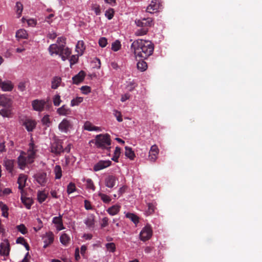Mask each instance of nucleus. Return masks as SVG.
<instances>
[{"instance_id": "nucleus-41", "label": "nucleus", "mask_w": 262, "mask_h": 262, "mask_svg": "<svg viewBox=\"0 0 262 262\" xmlns=\"http://www.w3.org/2000/svg\"><path fill=\"white\" fill-rule=\"evenodd\" d=\"M15 7L16 8V12L17 15V17L19 18L21 15V12L23 10V5L20 2H17L16 3Z\"/></svg>"}, {"instance_id": "nucleus-63", "label": "nucleus", "mask_w": 262, "mask_h": 262, "mask_svg": "<svg viewBox=\"0 0 262 262\" xmlns=\"http://www.w3.org/2000/svg\"><path fill=\"white\" fill-rule=\"evenodd\" d=\"M25 88H26V85H25V83L24 82H21L19 83V84L18 85V89L19 91L23 92L24 91H25Z\"/></svg>"}, {"instance_id": "nucleus-54", "label": "nucleus", "mask_w": 262, "mask_h": 262, "mask_svg": "<svg viewBox=\"0 0 262 262\" xmlns=\"http://www.w3.org/2000/svg\"><path fill=\"white\" fill-rule=\"evenodd\" d=\"M92 9L95 12L96 15H99L100 14L101 10L99 5L96 4L93 5L92 6Z\"/></svg>"}, {"instance_id": "nucleus-39", "label": "nucleus", "mask_w": 262, "mask_h": 262, "mask_svg": "<svg viewBox=\"0 0 262 262\" xmlns=\"http://www.w3.org/2000/svg\"><path fill=\"white\" fill-rule=\"evenodd\" d=\"M121 154V148L119 147H116L114 152V156L112 158V160L116 162H118V158Z\"/></svg>"}, {"instance_id": "nucleus-11", "label": "nucleus", "mask_w": 262, "mask_h": 262, "mask_svg": "<svg viewBox=\"0 0 262 262\" xmlns=\"http://www.w3.org/2000/svg\"><path fill=\"white\" fill-rule=\"evenodd\" d=\"M111 163L112 162L110 160H100L94 165L93 169L95 171L101 170L109 167Z\"/></svg>"}, {"instance_id": "nucleus-36", "label": "nucleus", "mask_w": 262, "mask_h": 262, "mask_svg": "<svg viewBox=\"0 0 262 262\" xmlns=\"http://www.w3.org/2000/svg\"><path fill=\"white\" fill-rule=\"evenodd\" d=\"M76 47L77 52L79 54H80L81 55H82L83 51L85 49L84 42L82 40L78 41L76 45Z\"/></svg>"}, {"instance_id": "nucleus-20", "label": "nucleus", "mask_w": 262, "mask_h": 262, "mask_svg": "<svg viewBox=\"0 0 262 262\" xmlns=\"http://www.w3.org/2000/svg\"><path fill=\"white\" fill-rule=\"evenodd\" d=\"M85 76V73L83 71H81L72 78L73 83L75 84H79L83 80Z\"/></svg>"}, {"instance_id": "nucleus-44", "label": "nucleus", "mask_w": 262, "mask_h": 262, "mask_svg": "<svg viewBox=\"0 0 262 262\" xmlns=\"http://www.w3.org/2000/svg\"><path fill=\"white\" fill-rule=\"evenodd\" d=\"M121 45L119 40H116L112 44V50L115 52H117L121 48Z\"/></svg>"}, {"instance_id": "nucleus-43", "label": "nucleus", "mask_w": 262, "mask_h": 262, "mask_svg": "<svg viewBox=\"0 0 262 262\" xmlns=\"http://www.w3.org/2000/svg\"><path fill=\"white\" fill-rule=\"evenodd\" d=\"M83 100V98L81 97H77L73 99L71 101V106H74L78 105Z\"/></svg>"}, {"instance_id": "nucleus-17", "label": "nucleus", "mask_w": 262, "mask_h": 262, "mask_svg": "<svg viewBox=\"0 0 262 262\" xmlns=\"http://www.w3.org/2000/svg\"><path fill=\"white\" fill-rule=\"evenodd\" d=\"M117 178L113 175H109L105 179V185L107 187L113 188L116 184Z\"/></svg>"}, {"instance_id": "nucleus-62", "label": "nucleus", "mask_w": 262, "mask_h": 262, "mask_svg": "<svg viewBox=\"0 0 262 262\" xmlns=\"http://www.w3.org/2000/svg\"><path fill=\"white\" fill-rule=\"evenodd\" d=\"M57 36V34L54 32H49L47 35V37L51 39H55Z\"/></svg>"}, {"instance_id": "nucleus-50", "label": "nucleus", "mask_w": 262, "mask_h": 262, "mask_svg": "<svg viewBox=\"0 0 262 262\" xmlns=\"http://www.w3.org/2000/svg\"><path fill=\"white\" fill-rule=\"evenodd\" d=\"M76 190V186L74 183H70L67 187V192L68 194L73 193Z\"/></svg>"}, {"instance_id": "nucleus-12", "label": "nucleus", "mask_w": 262, "mask_h": 262, "mask_svg": "<svg viewBox=\"0 0 262 262\" xmlns=\"http://www.w3.org/2000/svg\"><path fill=\"white\" fill-rule=\"evenodd\" d=\"M54 234L51 231L47 232L45 235H43L42 238L44 243L43 247L44 248H47L49 245L51 244L53 242L54 239Z\"/></svg>"}, {"instance_id": "nucleus-40", "label": "nucleus", "mask_w": 262, "mask_h": 262, "mask_svg": "<svg viewBox=\"0 0 262 262\" xmlns=\"http://www.w3.org/2000/svg\"><path fill=\"white\" fill-rule=\"evenodd\" d=\"M155 209V206L152 203H148V209L145 211L146 215H149L152 214Z\"/></svg>"}, {"instance_id": "nucleus-38", "label": "nucleus", "mask_w": 262, "mask_h": 262, "mask_svg": "<svg viewBox=\"0 0 262 262\" xmlns=\"http://www.w3.org/2000/svg\"><path fill=\"white\" fill-rule=\"evenodd\" d=\"M148 31V28H141L136 31L135 35L137 36H143L146 34Z\"/></svg>"}, {"instance_id": "nucleus-4", "label": "nucleus", "mask_w": 262, "mask_h": 262, "mask_svg": "<svg viewBox=\"0 0 262 262\" xmlns=\"http://www.w3.org/2000/svg\"><path fill=\"white\" fill-rule=\"evenodd\" d=\"M49 51L51 55L54 54L59 55L63 61L67 60L71 54V50L64 45L58 46L57 44H52L49 48Z\"/></svg>"}, {"instance_id": "nucleus-28", "label": "nucleus", "mask_w": 262, "mask_h": 262, "mask_svg": "<svg viewBox=\"0 0 262 262\" xmlns=\"http://www.w3.org/2000/svg\"><path fill=\"white\" fill-rule=\"evenodd\" d=\"M0 87L4 91H10L13 89V85L9 82H2L1 80V84Z\"/></svg>"}, {"instance_id": "nucleus-59", "label": "nucleus", "mask_w": 262, "mask_h": 262, "mask_svg": "<svg viewBox=\"0 0 262 262\" xmlns=\"http://www.w3.org/2000/svg\"><path fill=\"white\" fill-rule=\"evenodd\" d=\"M56 44H57L58 46L62 45H64V46L66 45V38L62 37H58Z\"/></svg>"}, {"instance_id": "nucleus-24", "label": "nucleus", "mask_w": 262, "mask_h": 262, "mask_svg": "<svg viewBox=\"0 0 262 262\" xmlns=\"http://www.w3.org/2000/svg\"><path fill=\"white\" fill-rule=\"evenodd\" d=\"M5 107V108L0 110V115H1L3 117H10L12 115L11 105L7 106Z\"/></svg>"}, {"instance_id": "nucleus-2", "label": "nucleus", "mask_w": 262, "mask_h": 262, "mask_svg": "<svg viewBox=\"0 0 262 262\" xmlns=\"http://www.w3.org/2000/svg\"><path fill=\"white\" fill-rule=\"evenodd\" d=\"M35 148L34 144L31 142L29 144L27 155L25 152H21L17 158L18 164L20 169H23L27 164H31L34 162L36 151Z\"/></svg>"}, {"instance_id": "nucleus-53", "label": "nucleus", "mask_w": 262, "mask_h": 262, "mask_svg": "<svg viewBox=\"0 0 262 262\" xmlns=\"http://www.w3.org/2000/svg\"><path fill=\"white\" fill-rule=\"evenodd\" d=\"M16 228L23 234H25L27 232V229L24 224L17 226Z\"/></svg>"}, {"instance_id": "nucleus-57", "label": "nucleus", "mask_w": 262, "mask_h": 262, "mask_svg": "<svg viewBox=\"0 0 262 262\" xmlns=\"http://www.w3.org/2000/svg\"><path fill=\"white\" fill-rule=\"evenodd\" d=\"M114 114L115 116L116 117V119L118 122H122L123 121L122 115L120 112L117 110H115Z\"/></svg>"}, {"instance_id": "nucleus-9", "label": "nucleus", "mask_w": 262, "mask_h": 262, "mask_svg": "<svg viewBox=\"0 0 262 262\" xmlns=\"http://www.w3.org/2000/svg\"><path fill=\"white\" fill-rule=\"evenodd\" d=\"M10 244L8 239H4L0 245V255L8 256L10 252Z\"/></svg>"}, {"instance_id": "nucleus-27", "label": "nucleus", "mask_w": 262, "mask_h": 262, "mask_svg": "<svg viewBox=\"0 0 262 262\" xmlns=\"http://www.w3.org/2000/svg\"><path fill=\"white\" fill-rule=\"evenodd\" d=\"M0 105L3 107L11 105L10 99L4 95H0Z\"/></svg>"}, {"instance_id": "nucleus-56", "label": "nucleus", "mask_w": 262, "mask_h": 262, "mask_svg": "<svg viewBox=\"0 0 262 262\" xmlns=\"http://www.w3.org/2000/svg\"><path fill=\"white\" fill-rule=\"evenodd\" d=\"M107 44V40L105 37H101L99 40V45L102 47H106Z\"/></svg>"}, {"instance_id": "nucleus-46", "label": "nucleus", "mask_w": 262, "mask_h": 262, "mask_svg": "<svg viewBox=\"0 0 262 262\" xmlns=\"http://www.w3.org/2000/svg\"><path fill=\"white\" fill-rule=\"evenodd\" d=\"M0 206L2 211V215L4 217H7L8 216V207L6 205L3 204L2 202L0 203Z\"/></svg>"}, {"instance_id": "nucleus-58", "label": "nucleus", "mask_w": 262, "mask_h": 262, "mask_svg": "<svg viewBox=\"0 0 262 262\" xmlns=\"http://www.w3.org/2000/svg\"><path fill=\"white\" fill-rule=\"evenodd\" d=\"M81 90L83 94H88L91 92V88L89 86H82L81 88Z\"/></svg>"}, {"instance_id": "nucleus-33", "label": "nucleus", "mask_w": 262, "mask_h": 262, "mask_svg": "<svg viewBox=\"0 0 262 262\" xmlns=\"http://www.w3.org/2000/svg\"><path fill=\"white\" fill-rule=\"evenodd\" d=\"M54 173L55 175L56 179H59L62 177V169L60 165H57L54 167Z\"/></svg>"}, {"instance_id": "nucleus-14", "label": "nucleus", "mask_w": 262, "mask_h": 262, "mask_svg": "<svg viewBox=\"0 0 262 262\" xmlns=\"http://www.w3.org/2000/svg\"><path fill=\"white\" fill-rule=\"evenodd\" d=\"M23 125L25 126L28 132H32L36 125L35 120L30 118H26L23 122Z\"/></svg>"}, {"instance_id": "nucleus-34", "label": "nucleus", "mask_w": 262, "mask_h": 262, "mask_svg": "<svg viewBox=\"0 0 262 262\" xmlns=\"http://www.w3.org/2000/svg\"><path fill=\"white\" fill-rule=\"evenodd\" d=\"M137 68L141 72H144L147 69V64L143 60H140L137 64Z\"/></svg>"}, {"instance_id": "nucleus-37", "label": "nucleus", "mask_w": 262, "mask_h": 262, "mask_svg": "<svg viewBox=\"0 0 262 262\" xmlns=\"http://www.w3.org/2000/svg\"><path fill=\"white\" fill-rule=\"evenodd\" d=\"M125 156L129 158L130 160H133L134 157H135V155L134 151L132 150L131 148L127 146L125 147Z\"/></svg>"}, {"instance_id": "nucleus-35", "label": "nucleus", "mask_w": 262, "mask_h": 262, "mask_svg": "<svg viewBox=\"0 0 262 262\" xmlns=\"http://www.w3.org/2000/svg\"><path fill=\"white\" fill-rule=\"evenodd\" d=\"M125 216L129 219L135 224L137 225L139 223V217L136 214L132 213H126Z\"/></svg>"}, {"instance_id": "nucleus-55", "label": "nucleus", "mask_w": 262, "mask_h": 262, "mask_svg": "<svg viewBox=\"0 0 262 262\" xmlns=\"http://www.w3.org/2000/svg\"><path fill=\"white\" fill-rule=\"evenodd\" d=\"M36 221L38 223V225H37L36 227H34L33 229L35 231L37 232L42 228L43 224L41 220L39 218H37L36 219Z\"/></svg>"}, {"instance_id": "nucleus-30", "label": "nucleus", "mask_w": 262, "mask_h": 262, "mask_svg": "<svg viewBox=\"0 0 262 262\" xmlns=\"http://www.w3.org/2000/svg\"><path fill=\"white\" fill-rule=\"evenodd\" d=\"M16 37L18 39H27L28 33L24 29H19L16 33Z\"/></svg>"}, {"instance_id": "nucleus-7", "label": "nucleus", "mask_w": 262, "mask_h": 262, "mask_svg": "<svg viewBox=\"0 0 262 262\" xmlns=\"http://www.w3.org/2000/svg\"><path fill=\"white\" fill-rule=\"evenodd\" d=\"M162 5L159 0H152L150 4L147 7L146 12L150 13H154L157 12Z\"/></svg>"}, {"instance_id": "nucleus-18", "label": "nucleus", "mask_w": 262, "mask_h": 262, "mask_svg": "<svg viewBox=\"0 0 262 262\" xmlns=\"http://www.w3.org/2000/svg\"><path fill=\"white\" fill-rule=\"evenodd\" d=\"M37 182L41 186H44L47 182V173L40 172L35 176Z\"/></svg>"}, {"instance_id": "nucleus-32", "label": "nucleus", "mask_w": 262, "mask_h": 262, "mask_svg": "<svg viewBox=\"0 0 262 262\" xmlns=\"http://www.w3.org/2000/svg\"><path fill=\"white\" fill-rule=\"evenodd\" d=\"M70 241V236L66 233H62L60 237V242L63 245L67 246Z\"/></svg>"}, {"instance_id": "nucleus-6", "label": "nucleus", "mask_w": 262, "mask_h": 262, "mask_svg": "<svg viewBox=\"0 0 262 262\" xmlns=\"http://www.w3.org/2000/svg\"><path fill=\"white\" fill-rule=\"evenodd\" d=\"M50 151L56 156L60 155L64 152L61 143L59 141H55L51 144Z\"/></svg>"}, {"instance_id": "nucleus-13", "label": "nucleus", "mask_w": 262, "mask_h": 262, "mask_svg": "<svg viewBox=\"0 0 262 262\" xmlns=\"http://www.w3.org/2000/svg\"><path fill=\"white\" fill-rule=\"evenodd\" d=\"M159 151V148L156 145H154L151 146L149 152V160L152 162H155L157 159Z\"/></svg>"}, {"instance_id": "nucleus-5", "label": "nucleus", "mask_w": 262, "mask_h": 262, "mask_svg": "<svg viewBox=\"0 0 262 262\" xmlns=\"http://www.w3.org/2000/svg\"><path fill=\"white\" fill-rule=\"evenodd\" d=\"M152 230L149 225H146L140 233V239L142 241L148 240L152 236Z\"/></svg>"}, {"instance_id": "nucleus-3", "label": "nucleus", "mask_w": 262, "mask_h": 262, "mask_svg": "<svg viewBox=\"0 0 262 262\" xmlns=\"http://www.w3.org/2000/svg\"><path fill=\"white\" fill-rule=\"evenodd\" d=\"M94 143L97 148L110 151L111 147V136L108 134H99L96 136L95 139L92 141Z\"/></svg>"}, {"instance_id": "nucleus-1", "label": "nucleus", "mask_w": 262, "mask_h": 262, "mask_svg": "<svg viewBox=\"0 0 262 262\" xmlns=\"http://www.w3.org/2000/svg\"><path fill=\"white\" fill-rule=\"evenodd\" d=\"M131 49L136 57L145 59L152 54L154 47L150 41L137 39L132 43Z\"/></svg>"}, {"instance_id": "nucleus-45", "label": "nucleus", "mask_w": 262, "mask_h": 262, "mask_svg": "<svg viewBox=\"0 0 262 262\" xmlns=\"http://www.w3.org/2000/svg\"><path fill=\"white\" fill-rule=\"evenodd\" d=\"M98 195L105 203H108L111 201L110 197L105 194L100 192L98 193Z\"/></svg>"}, {"instance_id": "nucleus-15", "label": "nucleus", "mask_w": 262, "mask_h": 262, "mask_svg": "<svg viewBox=\"0 0 262 262\" xmlns=\"http://www.w3.org/2000/svg\"><path fill=\"white\" fill-rule=\"evenodd\" d=\"M152 20L151 18H143L141 20L139 19L135 21L136 25L141 28H147L152 25Z\"/></svg>"}, {"instance_id": "nucleus-8", "label": "nucleus", "mask_w": 262, "mask_h": 262, "mask_svg": "<svg viewBox=\"0 0 262 262\" xmlns=\"http://www.w3.org/2000/svg\"><path fill=\"white\" fill-rule=\"evenodd\" d=\"M46 102L43 100L36 99L32 101V106L34 110L38 112L43 111Z\"/></svg>"}, {"instance_id": "nucleus-60", "label": "nucleus", "mask_w": 262, "mask_h": 262, "mask_svg": "<svg viewBox=\"0 0 262 262\" xmlns=\"http://www.w3.org/2000/svg\"><path fill=\"white\" fill-rule=\"evenodd\" d=\"M108 219L107 217H103L101 220V226L103 228L108 225Z\"/></svg>"}, {"instance_id": "nucleus-47", "label": "nucleus", "mask_w": 262, "mask_h": 262, "mask_svg": "<svg viewBox=\"0 0 262 262\" xmlns=\"http://www.w3.org/2000/svg\"><path fill=\"white\" fill-rule=\"evenodd\" d=\"M115 11L113 9L110 8L105 12V16L109 19H111L114 17Z\"/></svg>"}, {"instance_id": "nucleus-31", "label": "nucleus", "mask_w": 262, "mask_h": 262, "mask_svg": "<svg viewBox=\"0 0 262 262\" xmlns=\"http://www.w3.org/2000/svg\"><path fill=\"white\" fill-rule=\"evenodd\" d=\"M21 200L22 203L24 204V205L28 209H30L31 206L33 203V201L31 199H30V198H26L21 196Z\"/></svg>"}, {"instance_id": "nucleus-16", "label": "nucleus", "mask_w": 262, "mask_h": 262, "mask_svg": "<svg viewBox=\"0 0 262 262\" xmlns=\"http://www.w3.org/2000/svg\"><path fill=\"white\" fill-rule=\"evenodd\" d=\"M52 223L56 225L57 230L60 231L64 229L62 220V215L60 214L58 216L53 217Z\"/></svg>"}, {"instance_id": "nucleus-25", "label": "nucleus", "mask_w": 262, "mask_h": 262, "mask_svg": "<svg viewBox=\"0 0 262 262\" xmlns=\"http://www.w3.org/2000/svg\"><path fill=\"white\" fill-rule=\"evenodd\" d=\"M84 128L89 131H101L100 127L94 126L91 122L87 121L84 124Z\"/></svg>"}, {"instance_id": "nucleus-10", "label": "nucleus", "mask_w": 262, "mask_h": 262, "mask_svg": "<svg viewBox=\"0 0 262 262\" xmlns=\"http://www.w3.org/2000/svg\"><path fill=\"white\" fill-rule=\"evenodd\" d=\"M71 122L67 119H63L58 125L59 129L63 133H67L70 129L72 128Z\"/></svg>"}, {"instance_id": "nucleus-19", "label": "nucleus", "mask_w": 262, "mask_h": 262, "mask_svg": "<svg viewBox=\"0 0 262 262\" xmlns=\"http://www.w3.org/2000/svg\"><path fill=\"white\" fill-rule=\"evenodd\" d=\"M57 113L60 116H68L71 114V110L66 105H63L57 108Z\"/></svg>"}, {"instance_id": "nucleus-51", "label": "nucleus", "mask_w": 262, "mask_h": 262, "mask_svg": "<svg viewBox=\"0 0 262 262\" xmlns=\"http://www.w3.org/2000/svg\"><path fill=\"white\" fill-rule=\"evenodd\" d=\"M106 248L108 251L114 252L116 250V246L114 243H107L105 245Z\"/></svg>"}, {"instance_id": "nucleus-42", "label": "nucleus", "mask_w": 262, "mask_h": 262, "mask_svg": "<svg viewBox=\"0 0 262 262\" xmlns=\"http://www.w3.org/2000/svg\"><path fill=\"white\" fill-rule=\"evenodd\" d=\"M47 197V195L43 191H39L37 193V199L40 203L43 202Z\"/></svg>"}, {"instance_id": "nucleus-26", "label": "nucleus", "mask_w": 262, "mask_h": 262, "mask_svg": "<svg viewBox=\"0 0 262 262\" xmlns=\"http://www.w3.org/2000/svg\"><path fill=\"white\" fill-rule=\"evenodd\" d=\"M120 206L118 205H113L108 208L107 210V212L111 215L117 214L120 211Z\"/></svg>"}, {"instance_id": "nucleus-52", "label": "nucleus", "mask_w": 262, "mask_h": 262, "mask_svg": "<svg viewBox=\"0 0 262 262\" xmlns=\"http://www.w3.org/2000/svg\"><path fill=\"white\" fill-rule=\"evenodd\" d=\"M41 122L43 125L48 127L51 123L49 115H45L41 119Z\"/></svg>"}, {"instance_id": "nucleus-49", "label": "nucleus", "mask_w": 262, "mask_h": 262, "mask_svg": "<svg viewBox=\"0 0 262 262\" xmlns=\"http://www.w3.org/2000/svg\"><path fill=\"white\" fill-rule=\"evenodd\" d=\"M53 102L54 105L56 106H58L60 104L61 102V100L60 99V96L59 94H57L53 97Z\"/></svg>"}, {"instance_id": "nucleus-64", "label": "nucleus", "mask_w": 262, "mask_h": 262, "mask_svg": "<svg viewBox=\"0 0 262 262\" xmlns=\"http://www.w3.org/2000/svg\"><path fill=\"white\" fill-rule=\"evenodd\" d=\"M84 207L86 210H91L92 209L90 202L88 200L84 201Z\"/></svg>"}, {"instance_id": "nucleus-61", "label": "nucleus", "mask_w": 262, "mask_h": 262, "mask_svg": "<svg viewBox=\"0 0 262 262\" xmlns=\"http://www.w3.org/2000/svg\"><path fill=\"white\" fill-rule=\"evenodd\" d=\"M77 61L78 57L75 55H72L70 59L71 66L76 63L77 62Z\"/></svg>"}, {"instance_id": "nucleus-22", "label": "nucleus", "mask_w": 262, "mask_h": 262, "mask_svg": "<svg viewBox=\"0 0 262 262\" xmlns=\"http://www.w3.org/2000/svg\"><path fill=\"white\" fill-rule=\"evenodd\" d=\"M27 179L26 175L24 174H20L17 180V183L18 184V189L23 191V188L25 186L26 182Z\"/></svg>"}, {"instance_id": "nucleus-23", "label": "nucleus", "mask_w": 262, "mask_h": 262, "mask_svg": "<svg viewBox=\"0 0 262 262\" xmlns=\"http://www.w3.org/2000/svg\"><path fill=\"white\" fill-rule=\"evenodd\" d=\"M61 78L59 76H54L51 80V88L52 89H57L61 84Z\"/></svg>"}, {"instance_id": "nucleus-29", "label": "nucleus", "mask_w": 262, "mask_h": 262, "mask_svg": "<svg viewBox=\"0 0 262 262\" xmlns=\"http://www.w3.org/2000/svg\"><path fill=\"white\" fill-rule=\"evenodd\" d=\"M4 166L6 169L9 172H12L13 169L14 161L12 160H6L4 161Z\"/></svg>"}, {"instance_id": "nucleus-48", "label": "nucleus", "mask_w": 262, "mask_h": 262, "mask_svg": "<svg viewBox=\"0 0 262 262\" xmlns=\"http://www.w3.org/2000/svg\"><path fill=\"white\" fill-rule=\"evenodd\" d=\"M86 188L89 189H91L93 191L95 190V187L92 180L91 179H88L86 180Z\"/></svg>"}, {"instance_id": "nucleus-21", "label": "nucleus", "mask_w": 262, "mask_h": 262, "mask_svg": "<svg viewBox=\"0 0 262 262\" xmlns=\"http://www.w3.org/2000/svg\"><path fill=\"white\" fill-rule=\"evenodd\" d=\"M84 223L88 228H93L95 224V215L92 214H89L84 220Z\"/></svg>"}]
</instances>
